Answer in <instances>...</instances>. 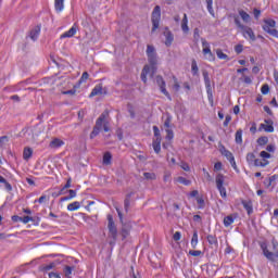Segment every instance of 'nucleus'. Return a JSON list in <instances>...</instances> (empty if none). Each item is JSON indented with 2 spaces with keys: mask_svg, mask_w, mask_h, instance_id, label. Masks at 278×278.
I'll return each instance as SVG.
<instances>
[{
  "mask_svg": "<svg viewBox=\"0 0 278 278\" xmlns=\"http://www.w3.org/2000/svg\"><path fill=\"white\" fill-rule=\"evenodd\" d=\"M206 240L211 247H218V239L214 235H208L206 237Z\"/></svg>",
  "mask_w": 278,
  "mask_h": 278,
  "instance_id": "aec40b11",
  "label": "nucleus"
},
{
  "mask_svg": "<svg viewBox=\"0 0 278 278\" xmlns=\"http://www.w3.org/2000/svg\"><path fill=\"white\" fill-rule=\"evenodd\" d=\"M180 167L182 168V170H186V173H190V165H188V163L181 162Z\"/></svg>",
  "mask_w": 278,
  "mask_h": 278,
  "instance_id": "3c124183",
  "label": "nucleus"
},
{
  "mask_svg": "<svg viewBox=\"0 0 278 278\" xmlns=\"http://www.w3.org/2000/svg\"><path fill=\"white\" fill-rule=\"evenodd\" d=\"M73 270H75V267L65 266L64 269H63V273H64L65 277L71 278V275H73Z\"/></svg>",
  "mask_w": 278,
  "mask_h": 278,
  "instance_id": "c9c22d12",
  "label": "nucleus"
},
{
  "mask_svg": "<svg viewBox=\"0 0 278 278\" xmlns=\"http://www.w3.org/2000/svg\"><path fill=\"white\" fill-rule=\"evenodd\" d=\"M206 92H207V97L211 105H214V96L212 94V89L208 91V88H206Z\"/></svg>",
  "mask_w": 278,
  "mask_h": 278,
  "instance_id": "8fccbe9b",
  "label": "nucleus"
},
{
  "mask_svg": "<svg viewBox=\"0 0 278 278\" xmlns=\"http://www.w3.org/2000/svg\"><path fill=\"white\" fill-rule=\"evenodd\" d=\"M191 72L192 75H199V65H197V60H192L191 62Z\"/></svg>",
  "mask_w": 278,
  "mask_h": 278,
  "instance_id": "e433bc0d",
  "label": "nucleus"
},
{
  "mask_svg": "<svg viewBox=\"0 0 278 278\" xmlns=\"http://www.w3.org/2000/svg\"><path fill=\"white\" fill-rule=\"evenodd\" d=\"M253 166H261L262 168H264V164H262V160L260 159H255Z\"/></svg>",
  "mask_w": 278,
  "mask_h": 278,
  "instance_id": "0e129e2a",
  "label": "nucleus"
},
{
  "mask_svg": "<svg viewBox=\"0 0 278 278\" xmlns=\"http://www.w3.org/2000/svg\"><path fill=\"white\" fill-rule=\"evenodd\" d=\"M235 51H236V53H238V54L242 53V51H244V46H242V45H237V46L235 47Z\"/></svg>",
  "mask_w": 278,
  "mask_h": 278,
  "instance_id": "5fc2aeb1",
  "label": "nucleus"
},
{
  "mask_svg": "<svg viewBox=\"0 0 278 278\" xmlns=\"http://www.w3.org/2000/svg\"><path fill=\"white\" fill-rule=\"evenodd\" d=\"M189 255H192V257H199V255H201V251L200 250H191V251H189Z\"/></svg>",
  "mask_w": 278,
  "mask_h": 278,
  "instance_id": "603ef678",
  "label": "nucleus"
},
{
  "mask_svg": "<svg viewBox=\"0 0 278 278\" xmlns=\"http://www.w3.org/2000/svg\"><path fill=\"white\" fill-rule=\"evenodd\" d=\"M206 2V8H207V12L208 14H211V16H215V13H214V0H205Z\"/></svg>",
  "mask_w": 278,
  "mask_h": 278,
  "instance_id": "393cba45",
  "label": "nucleus"
},
{
  "mask_svg": "<svg viewBox=\"0 0 278 278\" xmlns=\"http://www.w3.org/2000/svg\"><path fill=\"white\" fill-rule=\"evenodd\" d=\"M215 181H216L217 190L219 191L220 197L225 199V197H227V189H225L224 187L225 176L223 174H217Z\"/></svg>",
  "mask_w": 278,
  "mask_h": 278,
  "instance_id": "0eeeda50",
  "label": "nucleus"
},
{
  "mask_svg": "<svg viewBox=\"0 0 278 278\" xmlns=\"http://www.w3.org/2000/svg\"><path fill=\"white\" fill-rule=\"evenodd\" d=\"M161 18H162V9L160 8V5H156L153 9L152 15H151V23H152L151 34H155V31H157V29H160Z\"/></svg>",
  "mask_w": 278,
  "mask_h": 278,
  "instance_id": "20e7f679",
  "label": "nucleus"
},
{
  "mask_svg": "<svg viewBox=\"0 0 278 278\" xmlns=\"http://www.w3.org/2000/svg\"><path fill=\"white\" fill-rule=\"evenodd\" d=\"M197 244H199V232L197 230H194L192 239H191L192 249H197Z\"/></svg>",
  "mask_w": 278,
  "mask_h": 278,
  "instance_id": "cd10ccee",
  "label": "nucleus"
},
{
  "mask_svg": "<svg viewBox=\"0 0 278 278\" xmlns=\"http://www.w3.org/2000/svg\"><path fill=\"white\" fill-rule=\"evenodd\" d=\"M260 157H262L263 160H270L271 155H270V153H268L266 151H262L260 153Z\"/></svg>",
  "mask_w": 278,
  "mask_h": 278,
  "instance_id": "de8ad7c7",
  "label": "nucleus"
},
{
  "mask_svg": "<svg viewBox=\"0 0 278 278\" xmlns=\"http://www.w3.org/2000/svg\"><path fill=\"white\" fill-rule=\"evenodd\" d=\"M255 154L254 153H248L247 154V162L250 165H253L255 163Z\"/></svg>",
  "mask_w": 278,
  "mask_h": 278,
  "instance_id": "ea45409f",
  "label": "nucleus"
},
{
  "mask_svg": "<svg viewBox=\"0 0 278 278\" xmlns=\"http://www.w3.org/2000/svg\"><path fill=\"white\" fill-rule=\"evenodd\" d=\"M40 36V26H35L29 34V38L33 39L34 42L38 40V37Z\"/></svg>",
  "mask_w": 278,
  "mask_h": 278,
  "instance_id": "4468645a",
  "label": "nucleus"
},
{
  "mask_svg": "<svg viewBox=\"0 0 278 278\" xmlns=\"http://www.w3.org/2000/svg\"><path fill=\"white\" fill-rule=\"evenodd\" d=\"M77 31H79V26H77V24H74L67 31L63 33L60 36V40H64V38H73V36L77 34Z\"/></svg>",
  "mask_w": 278,
  "mask_h": 278,
  "instance_id": "1a4fd4ad",
  "label": "nucleus"
},
{
  "mask_svg": "<svg viewBox=\"0 0 278 278\" xmlns=\"http://www.w3.org/2000/svg\"><path fill=\"white\" fill-rule=\"evenodd\" d=\"M235 25L240 29V31H242L245 38H250V40L255 41V33L251 27L243 25L238 15L235 16Z\"/></svg>",
  "mask_w": 278,
  "mask_h": 278,
  "instance_id": "7ed1b4c3",
  "label": "nucleus"
},
{
  "mask_svg": "<svg viewBox=\"0 0 278 278\" xmlns=\"http://www.w3.org/2000/svg\"><path fill=\"white\" fill-rule=\"evenodd\" d=\"M53 268H55V264H53V263H50V264L43 266V270H46V271H49Z\"/></svg>",
  "mask_w": 278,
  "mask_h": 278,
  "instance_id": "052dcab7",
  "label": "nucleus"
},
{
  "mask_svg": "<svg viewBox=\"0 0 278 278\" xmlns=\"http://www.w3.org/2000/svg\"><path fill=\"white\" fill-rule=\"evenodd\" d=\"M110 131V111L105 110L101 115L97 118L93 130L90 134V139L97 138L101 130Z\"/></svg>",
  "mask_w": 278,
  "mask_h": 278,
  "instance_id": "f257e3e1",
  "label": "nucleus"
},
{
  "mask_svg": "<svg viewBox=\"0 0 278 278\" xmlns=\"http://www.w3.org/2000/svg\"><path fill=\"white\" fill-rule=\"evenodd\" d=\"M132 194H134V192L128 193V194L126 195L125 201H124V210H125L126 213L129 212V205H130L129 200L131 199V195H132Z\"/></svg>",
  "mask_w": 278,
  "mask_h": 278,
  "instance_id": "c85d7f7f",
  "label": "nucleus"
},
{
  "mask_svg": "<svg viewBox=\"0 0 278 278\" xmlns=\"http://www.w3.org/2000/svg\"><path fill=\"white\" fill-rule=\"evenodd\" d=\"M55 12H62L64 10V0H54Z\"/></svg>",
  "mask_w": 278,
  "mask_h": 278,
  "instance_id": "a878e982",
  "label": "nucleus"
},
{
  "mask_svg": "<svg viewBox=\"0 0 278 278\" xmlns=\"http://www.w3.org/2000/svg\"><path fill=\"white\" fill-rule=\"evenodd\" d=\"M235 142L237 144H242V129H238L235 135Z\"/></svg>",
  "mask_w": 278,
  "mask_h": 278,
  "instance_id": "473e14b6",
  "label": "nucleus"
},
{
  "mask_svg": "<svg viewBox=\"0 0 278 278\" xmlns=\"http://www.w3.org/2000/svg\"><path fill=\"white\" fill-rule=\"evenodd\" d=\"M131 231V225L129 224H123L122 227V238L125 240L129 236V232Z\"/></svg>",
  "mask_w": 278,
  "mask_h": 278,
  "instance_id": "2eb2a0df",
  "label": "nucleus"
},
{
  "mask_svg": "<svg viewBox=\"0 0 278 278\" xmlns=\"http://www.w3.org/2000/svg\"><path fill=\"white\" fill-rule=\"evenodd\" d=\"M88 77H90L88 72H84L80 79H79V84H85V81H88Z\"/></svg>",
  "mask_w": 278,
  "mask_h": 278,
  "instance_id": "a18cd8bd",
  "label": "nucleus"
},
{
  "mask_svg": "<svg viewBox=\"0 0 278 278\" xmlns=\"http://www.w3.org/2000/svg\"><path fill=\"white\" fill-rule=\"evenodd\" d=\"M197 203H198V207H199V210H203V207H205V200H203V199H199V200H197Z\"/></svg>",
  "mask_w": 278,
  "mask_h": 278,
  "instance_id": "4d7b16f0",
  "label": "nucleus"
},
{
  "mask_svg": "<svg viewBox=\"0 0 278 278\" xmlns=\"http://www.w3.org/2000/svg\"><path fill=\"white\" fill-rule=\"evenodd\" d=\"M193 38H194L195 42H199V38H201V35H199V28H194Z\"/></svg>",
  "mask_w": 278,
  "mask_h": 278,
  "instance_id": "6e6d98bb",
  "label": "nucleus"
},
{
  "mask_svg": "<svg viewBox=\"0 0 278 278\" xmlns=\"http://www.w3.org/2000/svg\"><path fill=\"white\" fill-rule=\"evenodd\" d=\"M0 184L4 185V188L7 192H12V185L3 178V176H0Z\"/></svg>",
  "mask_w": 278,
  "mask_h": 278,
  "instance_id": "c756f323",
  "label": "nucleus"
},
{
  "mask_svg": "<svg viewBox=\"0 0 278 278\" xmlns=\"http://www.w3.org/2000/svg\"><path fill=\"white\" fill-rule=\"evenodd\" d=\"M103 164L110 166L112 164V154L110 152H105L103 155Z\"/></svg>",
  "mask_w": 278,
  "mask_h": 278,
  "instance_id": "2f4dec72",
  "label": "nucleus"
},
{
  "mask_svg": "<svg viewBox=\"0 0 278 278\" xmlns=\"http://www.w3.org/2000/svg\"><path fill=\"white\" fill-rule=\"evenodd\" d=\"M63 144H64V141L55 138L50 142V148L51 149H60V147H63Z\"/></svg>",
  "mask_w": 278,
  "mask_h": 278,
  "instance_id": "412c9836",
  "label": "nucleus"
},
{
  "mask_svg": "<svg viewBox=\"0 0 278 278\" xmlns=\"http://www.w3.org/2000/svg\"><path fill=\"white\" fill-rule=\"evenodd\" d=\"M31 134H34V129H31V128H27L24 131V136H26L27 140H34V136H31ZM28 136H31V137H28Z\"/></svg>",
  "mask_w": 278,
  "mask_h": 278,
  "instance_id": "c03bdc74",
  "label": "nucleus"
},
{
  "mask_svg": "<svg viewBox=\"0 0 278 278\" xmlns=\"http://www.w3.org/2000/svg\"><path fill=\"white\" fill-rule=\"evenodd\" d=\"M143 177H144V179H148L151 181L156 179L155 173L146 172V173H143Z\"/></svg>",
  "mask_w": 278,
  "mask_h": 278,
  "instance_id": "79ce46f5",
  "label": "nucleus"
},
{
  "mask_svg": "<svg viewBox=\"0 0 278 278\" xmlns=\"http://www.w3.org/2000/svg\"><path fill=\"white\" fill-rule=\"evenodd\" d=\"M216 55L219 60H229V56L222 49L216 50Z\"/></svg>",
  "mask_w": 278,
  "mask_h": 278,
  "instance_id": "4c0bfd02",
  "label": "nucleus"
},
{
  "mask_svg": "<svg viewBox=\"0 0 278 278\" xmlns=\"http://www.w3.org/2000/svg\"><path fill=\"white\" fill-rule=\"evenodd\" d=\"M170 123H173V116H170V114H167L166 119L164 122L165 129H170Z\"/></svg>",
  "mask_w": 278,
  "mask_h": 278,
  "instance_id": "58836bf2",
  "label": "nucleus"
},
{
  "mask_svg": "<svg viewBox=\"0 0 278 278\" xmlns=\"http://www.w3.org/2000/svg\"><path fill=\"white\" fill-rule=\"evenodd\" d=\"M155 81L160 87L161 92L165 94V97H167L169 101H173V98H170V93H168V91L166 90V81H164V78L161 75H157L155 77Z\"/></svg>",
  "mask_w": 278,
  "mask_h": 278,
  "instance_id": "6e6552de",
  "label": "nucleus"
},
{
  "mask_svg": "<svg viewBox=\"0 0 278 278\" xmlns=\"http://www.w3.org/2000/svg\"><path fill=\"white\" fill-rule=\"evenodd\" d=\"M271 251L268 250V247L266 243L261 244V249L263 251V255L268 260L269 262H277L278 260V241L276 239L271 240Z\"/></svg>",
  "mask_w": 278,
  "mask_h": 278,
  "instance_id": "f03ea898",
  "label": "nucleus"
},
{
  "mask_svg": "<svg viewBox=\"0 0 278 278\" xmlns=\"http://www.w3.org/2000/svg\"><path fill=\"white\" fill-rule=\"evenodd\" d=\"M166 131V140H173L175 138V134L173 132V129L170 128H165Z\"/></svg>",
  "mask_w": 278,
  "mask_h": 278,
  "instance_id": "37998d69",
  "label": "nucleus"
},
{
  "mask_svg": "<svg viewBox=\"0 0 278 278\" xmlns=\"http://www.w3.org/2000/svg\"><path fill=\"white\" fill-rule=\"evenodd\" d=\"M103 91V87L101 86V85H97L93 89H92V91H91V93L89 94V97H97V96H99V94H101V92Z\"/></svg>",
  "mask_w": 278,
  "mask_h": 278,
  "instance_id": "b1692460",
  "label": "nucleus"
},
{
  "mask_svg": "<svg viewBox=\"0 0 278 278\" xmlns=\"http://www.w3.org/2000/svg\"><path fill=\"white\" fill-rule=\"evenodd\" d=\"M256 142L258 147H266V144H268V137H260Z\"/></svg>",
  "mask_w": 278,
  "mask_h": 278,
  "instance_id": "72a5a7b5",
  "label": "nucleus"
},
{
  "mask_svg": "<svg viewBox=\"0 0 278 278\" xmlns=\"http://www.w3.org/2000/svg\"><path fill=\"white\" fill-rule=\"evenodd\" d=\"M152 147L155 153H160V151H162V143H155L153 141Z\"/></svg>",
  "mask_w": 278,
  "mask_h": 278,
  "instance_id": "49530a36",
  "label": "nucleus"
},
{
  "mask_svg": "<svg viewBox=\"0 0 278 278\" xmlns=\"http://www.w3.org/2000/svg\"><path fill=\"white\" fill-rule=\"evenodd\" d=\"M34 220V217H30V216H24L22 217V222L21 223H24V225H27V223Z\"/></svg>",
  "mask_w": 278,
  "mask_h": 278,
  "instance_id": "13d9d810",
  "label": "nucleus"
},
{
  "mask_svg": "<svg viewBox=\"0 0 278 278\" xmlns=\"http://www.w3.org/2000/svg\"><path fill=\"white\" fill-rule=\"evenodd\" d=\"M49 277L50 278H62V277H60V274H58V273H50Z\"/></svg>",
  "mask_w": 278,
  "mask_h": 278,
  "instance_id": "774afa93",
  "label": "nucleus"
},
{
  "mask_svg": "<svg viewBox=\"0 0 278 278\" xmlns=\"http://www.w3.org/2000/svg\"><path fill=\"white\" fill-rule=\"evenodd\" d=\"M181 29L185 34L190 31V28L188 27V15L186 13L184 14V18L181 21Z\"/></svg>",
  "mask_w": 278,
  "mask_h": 278,
  "instance_id": "a211bd4d",
  "label": "nucleus"
},
{
  "mask_svg": "<svg viewBox=\"0 0 278 278\" xmlns=\"http://www.w3.org/2000/svg\"><path fill=\"white\" fill-rule=\"evenodd\" d=\"M202 75L204 77V84L206 86V89L208 88V92H210V90L212 88V83L210 80V73H207V71H203Z\"/></svg>",
  "mask_w": 278,
  "mask_h": 278,
  "instance_id": "6ab92c4d",
  "label": "nucleus"
},
{
  "mask_svg": "<svg viewBox=\"0 0 278 278\" xmlns=\"http://www.w3.org/2000/svg\"><path fill=\"white\" fill-rule=\"evenodd\" d=\"M242 205L248 215L251 216V214H253V203L251 201H242Z\"/></svg>",
  "mask_w": 278,
  "mask_h": 278,
  "instance_id": "dca6fc26",
  "label": "nucleus"
},
{
  "mask_svg": "<svg viewBox=\"0 0 278 278\" xmlns=\"http://www.w3.org/2000/svg\"><path fill=\"white\" fill-rule=\"evenodd\" d=\"M80 207H81V204L78 201L70 203L67 205L68 212H77V210H79Z\"/></svg>",
  "mask_w": 278,
  "mask_h": 278,
  "instance_id": "5701e85b",
  "label": "nucleus"
},
{
  "mask_svg": "<svg viewBox=\"0 0 278 278\" xmlns=\"http://www.w3.org/2000/svg\"><path fill=\"white\" fill-rule=\"evenodd\" d=\"M235 220H236V218L233 217V215H228V216L224 217V226L230 227V225H233Z\"/></svg>",
  "mask_w": 278,
  "mask_h": 278,
  "instance_id": "bb28decb",
  "label": "nucleus"
},
{
  "mask_svg": "<svg viewBox=\"0 0 278 278\" xmlns=\"http://www.w3.org/2000/svg\"><path fill=\"white\" fill-rule=\"evenodd\" d=\"M153 131H154V138L162 137L160 135V128L157 126H153Z\"/></svg>",
  "mask_w": 278,
  "mask_h": 278,
  "instance_id": "e2e57ef3",
  "label": "nucleus"
},
{
  "mask_svg": "<svg viewBox=\"0 0 278 278\" xmlns=\"http://www.w3.org/2000/svg\"><path fill=\"white\" fill-rule=\"evenodd\" d=\"M222 169H223V163L220 162L215 163L214 170H222Z\"/></svg>",
  "mask_w": 278,
  "mask_h": 278,
  "instance_id": "338daca9",
  "label": "nucleus"
},
{
  "mask_svg": "<svg viewBox=\"0 0 278 278\" xmlns=\"http://www.w3.org/2000/svg\"><path fill=\"white\" fill-rule=\"evenodd\" d=\"M229 123H231V115H226L224 121V127H228Z\"/></svg>",
  "mask_w": 278,
  "mask_h": 278,
  "instance_id": "680f3d73",
  "label": "nucleus"
},
{
  "mask_svg": "<svg viewBox=\"0 0 278 278\" xmlns=\"http://www.w3.org/2000/svg\"><path fill=\"white\" fill-rule=\"evenodd\" d=\"M239 15L241 16L242 21L244 23H250L251 22V15H249V13H247L245 11H239Z\"/></svg>",
  "mask_w": 278,
  "mask_h": 278,
  "instance_id": "7c9ffc66",
  "label": "nucleus"
},
{
  "mask_svg": "<svg viewBox=\"0 0 278 278\" xmlns=\"http://www.w3.org/2000/svg\"><path fill=\"white\" fill-rule=\"evenodd\" d=\"M266 124H261L260 131L264 129L267 134H273L275 131V127L273 126V119H265Z\"/></svg>",
  "mask_w": 278,
  "mask_h": 278,
  "instance_id": "9b49d317",
  "label": "nucleus"
},
{
  "mask_svg": "<svg viewBox=\"0 0 278 278\" xmlns=\"http://www.w3.org/2000/svg\"><path fill=\"white\" fill-rule=\"evenodd\" d=\"M152 68L149 65H144L142 72H141V80L143 81V84H147V75H149L150 77H153V73L151 72Z\"/></svg>",
  "mask_w": 278,
  "mask_h": 278,
  "instance_id": "ddd939ff",
  "label": "nucleus"
},
{
  "mask_svg": "<svg viewBox=\"0 0 278 278\" xmlns=\"http://www.w3.org/2000/svg\"><path fill=\"white\" fill-rule=\"evenodd\" d=\"M34 155V150L31 148H25L23 152V159L27 162Z\"/></svg>",
  "mask_w": 278,
  "mask_h": 278,
  "instance_id": "4be33fe9",
  "label": "nucleus"
},
{
  "mask_svg": "<svg viewBox=\"0 0 278 278\" xmlns=\"http://www.w3.org/2000/svg\"><path fill=\"white\" fill-rule=\"evenodd\" d=\"M262 94H268V92H270V87H268V85H263L261 88Z\"/></svg>",
  "mask_w": 278,
  "mask_h": 278,
  "instance_id": "09e8293b",
  "label": "nucleus"
},
{
  "mask_svg": "<svg viewBox=\"0 0 278 278\" xmlns=\"http://www.w3.org/2000/svg\"><path fill=\"white\" fill-rule=\"evenodd\" d=\"M268 153H275V144L270 143L266 147Z\"/></svg>",
  "mask_w": 278,
  "mask_h": 278,
  "instance_id": "bf43d9fd",
  "label": "nucleus"
},
{
  "mask_svg": "<svg viewBox=\"0 0 278 278\" xmlns=\"http://www.w3.org/2000/svg\"><path fill=\"white\" fill-rule=\"evenodd\" d=\"M146 53H147L148 62L152 66V71H153V68L157 66V51L155 50L154 46L148 45Z\"/></svg>",
  "mask_w": 278,
  "mask_h": 278,
  "instance_id": "423d86ee",
  "label": "nucleus"
},
{
  "mask_svg": "<svg viewBox=\"0 0 278 278\" xmlns=\"http://www.w3.org/2000/svg\"><path fill=\"white\" fill-rule=\"evenodd\" d=\"M263 29L266 31V34H269V36H273L274 38H278V30H277V22L273 18H265L263 21Z\"/></svg>",
  "mask_w": 278,
  "mask_h": 278,
  "instance_id": "39448f33",
  "label": "nucleus"
},
{
  "mask_svg": "<svg viewBox=\"0 0 278 278\" xmlns=\"http://www.w3.org/2000/svg\"><path fill=\"white\" fill-rule=\"evenodd\" d=\"M164 36L166 38L165 40V45L166 47H170V45H173V40H175L173 33H170L169 30L164 33Z\"/></svg>",
  "mask_w": 278,
  "mask_h": 278,
  "instance_id": "f3484780",
  "label": "nucleus"
},
{
  "mask_svg": "<svg viewBox=\"0 0 278 278\" xmlns=\"http://www.w3.org/2000/svg\"><path fill=\"white\" fill-rule=\"evenodd\" d=\"M201 40H202V47H203L202 53L204 55H208V60H214V54L212 53V49H210V42H207V40L203 38Z\"/></svg>",
  "mask_w": 278,
  "mask_h": 278,
  "instance_id": "9d476101",
  "label": "nucleus"
},
{
  "mask_svg": "<svg viewBox=\"0 0 278 278\" xmlns=\"http://www.w3.org/2000/svg\"><path fill=\"white\" fill-rule=\"evenodd\" d=\"M176 181L178 182V184H182V186H190V184H192V181H190V180H188V179H186V178H184V177H178L177 179H176Z\"/></svg>",
  "mask_w": 278,
  "mask_h": 278,
  "instance_id": "a19ab883",
  "label": "nucleus"
},
{
  "mask_svg": "<svg viewBox=\"0 0 278 278\" xmlns=\"http://www.w3.org/2000/svg\"><path fill=\"white\" fill-rule=\"evenodd\" d=\"M173 240H174L175 242H179V240H181V232L176 231V232L174 233V236H173Z\"/></svg>",
  "mask_w": 278,
  "mask_h": 278,
  "instance_id": "864d4df0",
  "label": "nucleus"
},
{
  "mask_svg": "<svg viewBox=\"0 0 278 278\" xmlns=\"http://www.w3.org/2000/svg\"><path fill=\"white\" fill-rule=\"evenodd\" d=\"M109 237L112 238L113 244L116 242V238H118V230L116 229L115 224H109Z\"/></svg>",
  "mask_w": 278,
  "mask_h": 278,
  "instance_id": "f8f14e48",
  "label": "nucleus"
},
{
  "mask_svg": "<svg viewBox=\"0 0 278 278\" xmlns=\"http://www.w3.org/2000/svg\"><path fill=\"white\" fill-rule=\"evenodd\" d=\"M222 154H224L228 161L233 160V154L229 150L225 149V147L222 148Z\"/></svg>",
  "mask_w": 278,
  "mask_h": 278,
  "instance_id": "f704fd0d",
  "label": "nucleus"
},
{
  "mask_svg": "<svg viewBox=\"0 0 278 278\" xmlns=\"http://www.w3.org/2000/svg\"><path fill=\"white\" fill-rule=\"evenodd\" d=\"M8 141H9L8 136H2V137H0V148L3 147V143H4V142H8Z\"/></svg>",
  "mask_w": 278,
  "mask_h": 278,
  "instance_id": "69168bd1",
  "label": "nucleus"
}]
</instances>
